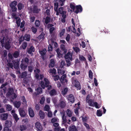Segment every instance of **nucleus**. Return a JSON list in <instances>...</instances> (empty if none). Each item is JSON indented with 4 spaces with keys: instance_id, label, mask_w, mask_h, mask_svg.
<instances>
[{
    "instance_id": "dca6fc26",
    "label": "nucleus",
    "mask_w": 131,
    "mask_h": 131,
    "mask_svg": "<svg viewBox=\"0 0 131 131\" xmlns=\"http://www.w3.org/2000/svg\"><path fill=\"white\" fill-rule=\"evenodd\" d=\"M6 39V38L4 36H2L0 38V42L2 47H3L4 46V41L5 42V41H7Z\"/></svg>"
},
{
    "instance_id": "393cba45",
    "label": "nucleus",
    "mask_w": 131,
    "mask_h": 131,
    "mask_svg": "<svg viewBox=\"0 0 131 131\" xmlns=\"http://www.w3.org/2000/svg\"><path fill=\"white\" fill-rule=\"evenodd\" d=\"M57 53V56L59 58H60L62 57V54L60 53V51L59 48H57L56 50Z\"/></svg>"
},
{
    "instance_id": "a18cd8bd",
    "label": "nucleus",
    "mask_w": 131,
    "mask_h": 131,
    "mask_svg": "<svg viewBox=\"0 0 131 131\" xmlns=\"http://www.w3.org/2000/svg\"><path fill=\"white\" fill-rule=\"evenodd\" d=\"M96 115L98 116H101L102 115V112L100 110H98L97 111Z\"/></svg>"
},
{
    "instance_id": "9b49d317",
    "label": "nucleus",
    "mask_w": 131,
    "mask_h": 131,
    "mask_svg": "<svg viewBox=\"0 0 131 131\" xmlns=\"http://www.w3.org/2000/svg\"><path fill=\"white\" fill-rule=\"evenodd\" d=\"M8 114L7 113H3L0 114V116L2 120H6L7 118Z\"/></svg>"
},
{
    "instance_id": "ddd939ff",
    "label": "nucleus",
    "mask_w": 131,
    "mask_h": 131,
    "mask_svg": "<svg viewBox=\"0 0 131 131\" xmlns=\"http://www.w3.org/2000/svg\"><path fill=\"white\" fill-rule=\"evenodd\" d=\"M66 105V102L65 100L62 101L60 102L59 104V106L61 108H63L65 107Z\"/></svg>"
},
{
    "instance_id": "8fccbe9b",
    "label": "nucleus",
    "mask_w": 131,
    "mask_h": 131,
    "mask_svg": "<svg viewBox=\"0 0 131 131\" xmlns=\"http://www.w3.org/2000/svg\"><path fill=\"white\" fill-rule=\"evenodd\" d=\"M44 34L42 33H41V34L38 36V39L39 40L42 39H43L44 38Z\"/></svg>"
},
{
    "instance_id": "7ed1b4c3",
    "label": "nucleus",
    "mask_w": 131,
    "mask_h": 131,
    "mask_svg": "<svg viewBox=\"0 0 131 131\" xmlns=\"http://www.w3.org/2000/svg\"><path fill=\"white\" fill-rule=\"evenodd\" d=\"M72 84L77 88V90H80L81 87L80 83L76 79L75 77H73L71 79Z\"/></svg>"
},
{
    "instance_id": "aec40b11",
    "label": "nucleus",
    "mask_w": 131,
    "mask_h": 131,
    "mask_svg": "<svg viewBox=\"0 0 131 131\" xmlns=\"http://www.w3.org/2000/svg\"><path fill=\"white\" fill-rule=\"evenodd\" d=\"M40 11V9L38 8L37 6L36 5H34V6L33 9V11L34 13H38Z\"/></svg>"
},
{
    "instance_id": "b1692460",
    "label": "nucleus",
    "mask_w": 131,
    "mask_h": 131,
    "mask_svg": "<svg viewBox=\"0 0 131 131\" xmlns=\"http://www.w3.org/2000/svg\"><path fill=\"white\" fill-rule=\"evenodd\" d=\"M55 62L53 59H51L50 60V62L49 65V67H53L54 66Z\"/></svg>"
},
{
    "instance_id": "603ef678",
    "label": "nucleus",
    "mask_w": 131,
    "mask_h": 131,
    "mask_svg": "<svg viewBox=\"0 0 131 131\" xmlns=\"http://www.w3.org/2000/svg\"><path fill=\"white\" fill-rule=\"evenodd\" d=\"M62 118L63 122V124H64L66 123L67 122V120L66 119V116H62Z\"/></svg>"
},
{
    "instance_id": "c03bdc74",
    "label": "nucleus",
    "mask_w": 131,
    "mask_h": 131,
    "mask_svg": "<svg viewBox=\"0 0 131 131\" xmlns=\"http://www.w3.org/2000/svg\"><path fill=\"white\" fill-rule=\"evenodd\" d=\"M52 77H54V81H56L60 79V77L59 75H53Z\"/></svg>"
},
{
    "instance_id": "4be33fe9",
    "label": "nucleus",
    "mask_w": 131,
    "mask_h": 131,
    "mask_svg": "<svg viewBox=\"0 0 131 131\" xmlns=\"http://www.w3.org/2000/svg\"><path fill=\"white\" fill-rule=\"evenodd\" d=\"M57 92L56 90L54 89H53L50 91L49 92V94L51 96H53L56 95L57 94Z\"/></svg>"
},
{
    "instance_id": "864d4df0",
    "label": "nucleus",
    "mask_w": 131,
    "mask_h": 131,
    "mask_svg": "<svg viewBox=\"0 0 131 131\" xmlns=\"http://www.w3.org/2000/svg\"><path fill=\"white\" fill-rule=\"evenodd\" d=\"M65 32V29H62L61 32L59 33V36L60 37H62L63 35Z\"/></svg>"
},
{
    "instance_id": "338daca9",
    "label": "nucleus",
    "mask_w": 131,
    "mask_h": 131,
    "mask_svg": "<svg viewBox=\"0 0 131 131\" xmlns=\"http://www.w3.org/2000/svg\"><path fill=\"white\" fill-rule=\"evenodd\" d=\"M21 100L23 102L25 103H26L27 101L26 100L25 96H21Z\"/></svg>"
},
{
    "instance_id": "de8ad7c7",
    "label": "nucleus",
    "mask_w": 131,
    "mask_h": 131,
    "mask_svg": "<svg viewBox=\"0 0 131 131\" xmlns=\"http://www.w3.org/2000/svg\"><path fill=\"white\" fill-rule=\"evenodd\" d=\"M27 43L26 42H24L22 45V47L23 49H25L27 46Z\"/></svg>"
},
{
    "instance_id": "412c9836",
    "label": "nucleus",
    "mask_w": 131,
    "mask_h": 131,
    "mask_svg": "<svg viewBox=\"0 0 131 131\" xmlns=\"http://www.w3.org/2000/svg\"><path fill=\"white\" fill-rule=\"evenodd\" d=\"M68 100L72 103H73L74 101V98L73 94H69V96L68 97Z\"/></svg>"
},
{
    "instance_id": "5fc2aeb1",
    "label": "nucleus",
    "mask_w": 131,
    "mask_h": 131,
    "mask_svg": "<svg viewBox=\"0 0 131 131\" xmlns=\"http://www.w3.org/2000/svg\"><path fill=\"white\" fill-rule=\"evenodd\" d=\"M7 66L10 67L12 69H13V67H14V65L13 64L10 62H8L7 64Z\"/></svg>"
},
{
    "instance_id": "2f4dec72",
    "label": "nucleus",
    "mask_w": 131,
    "mask_h": 131,
    "mask_svg": "<svg viewBox=\"0 0 131 131\" xmlns=\"http://www.w3.org/2000/svg\"><path fill=\"white\" fill-rule=\"evenodd\" d=\"M13 116L16 122H17L18 120L19 119V118L18 117L16 113H15L13 114Z\"/></svg>"
},
{
    "instance_id": "2eb2a0df",
    "label": "nucleus",
    "mask_w": 131,
    "mask_h": 131,
    "mask_svg": "<svg viewBox=\"0 0 131 131\" xmlns=\"http://www.w3.org/2000/svg\"><path fill=\"white\" fill-rule=\"evenodd\" d=\"M35 48L32 46H31L29 48H28L27 49V52L29 54H31L32 52L35 51Z\"/></svg>"
},
{
    "instance_id": "4d7b16f0",
    "label": "nucleus",
    "mask_w": 131,
    "mask_h": 131,
    "mask_svg": "<svg viewBox=\"0 0 131 131\" xmlns=\"http://www.w3.org/2000/svg\"><path fill=\"white\" fill-rule=\"evenodd\" d=\"M24 37L23 36H21L19 39V43L20 44L21 42L24 40Z\"/></svg>"
},
{
    "instance_id": "09e8293b",
    "label": "nucleus",
    "mask_w": 131,
    "mask_h": 131,
    "mask_svg": "<svg viewBox=\"0 0 131 131\" xmlns=\"http://www.w3.org/2000/svg\"><path fill=\"white\" fill-rule=\"evenodd\" d=\"M27 73L26 71L23 72L21 75V77L22 78H23L26 77L27 76Z\"/></svg>"
},
{
    "instance_id": "6e6d98bb",
    "label": "nucleus",
    "mask_w": 131,
    "mask_h": 131,
    "mask_svg": "<svg viewBox=\"0 0 131 131\" xmlns=\"http://www.w3.org/2000/svg\"><path fill=\"white\" fill-rule=\"evenodd\" d=\"M20 18L19 17L18 18V19H16V23L18 26H19L20 25Z\"/></svg>"
},
{
    "instance_id": "680f3d73",
    "label": "nucleus",
    "mask_w": 131,
    "mask_h": 131,
    "mask_svg": "<svg viewBox=\"0 0 131 131\" xmlns=\"http://www.w3.org/2000/svg\"><path fill=\"white\" fill-rule=\"evenodd\" d=\"M31 29L32 32L34 33H35L37 31V29L35 27H31Z\"/></svg>"
},
{
    "instance_id": "69168bd1",
    "label": "nucleus",
    "mask_w": 131,
    "mask_h": 131,
    "mask_svg": "<svg viewBox=\"0 0 131 131\" xmlns=\"http://www.w3.org/2000/svg\"><path fill=\"white\" fill-rule=\"evenodd\" d=\"M53 47L50 44H49L48 46V51H51L52 50Z\"/></svg>"
},
{
    "instance_id": "f257e3e1",
    "label": "nucleus",
    "mask_w": 131,
    "mask_h": 131,
    "mask_svg": "<svg viewBox=\"0 0 131 131\" xmlns=\"http://www.w3.org/2000/svg\"><path fill=\"white\" fill-rule=\"evenodd\" d=\"M50 82L46 78H44V81H41L40 83L41 86L43 89H45V87H47V89L49 91L52 88L51 85H49Z\"/></svg>"
},
{
    "instance_id": "7c9ffc66",
    "label": "nucleus",
    "mask_w": 131,
    "mask_h": 131,
    "mask_svg": "<svg viewBox=\"0 0 131 131\" xmlns=\"http://www.w3.org/2000/svg\"><path fill=\"white\" fill-rule=\"evenodd\" d=\"M67 115L69 117H71L72 116V112L69 109H68L66 111Z\"/></svg>"
},
{
    "instance_id": "20e7f679",
    "label": "nucleus",
    "mask_w": 131,
    "mask_h": 131,
    "mask_svg": "<svg viewBox=\"0 0 131 131\" xmlns=\"http://www.w3.org/2000/svg\"><path fill=\"white\" fill-rule=\"evenodd\" d=\"M88 103L90 106H95L96 108H99L101 106L99 104H98L96 102H93V101L92 99H89L88 102Z\"/></svg>"
},
{
    "instance_id": "bf43d9fd",
    "label": "nucleus",
    "mask_w": 131,
    "mask_h": 131,
    "mask_svg": "<svg viewBox=\"0 0 131 131\" xmlns=\"http://www.w3.org/2000/svg\"><path fill=\"white\" fill-rule=\"evenodd\" d=\"M45 99L44 97H42L40 101V103L41 104H44Z\"/></svg>"
},
{
    "instance_id": "f8f14e48",
    "label": "nucleus",
    "mask_w": 131,
    "mask_h": 131,
    "mask_svg": "<svg viewBox=\"0 0 131 131\" xmlns=\"http://www.w3.org/2000/svg\"><path fill=\"white\" fill-rule=\"evenodd\" d=\"M28 113L30 117H33L35 115V114L33 110L31 107H29L28 109Z\"/></svg>"
},
{
    "instance_id": "e2e57ef3",
    "label": "nucleus",
    "mask_w": 131,
    "mask_h": 131,
    "mask_svg": "<svg viewBox=\"0 0 131 131\" xmlns=\"http://www.w3.org/2000/svg\"><path fill=\"white\" fill-rule=\"evenodd\" d=\"M61 64L60 66V67H61V68H62L63 67V66H65L66 64L64 61L63 60L61 61Z\"/></svg>"
},
{
    "instance_id": "a211bd4d",
    "label": "nucleus",
    "mask_w": 131,
    "mask_h": 131,
    "mask_svg": "<svg viewBox=\"0 0 131 131\" xmlns=\"http://www.w3.org/2000/svg\"><path fill=\"white\" fill-rule=\"evenodd\" d=\"M14 106L16 108H18L20 106L21 104V102L20 101H15L13 102Z\"/></svg>"
},
{
    "instance_id": "4468645a",
    "label": "nucleus",
    "mask_w": 131,
    "mask_h": 131,
    "mask_svg": "<svg viewBox=\"0 0 131 131\" xmlns=\"http://www.w3.org/2000/svg\"><path fill=\"white\" fill-rule=\"evenodd\" d=\"M19 111V115L21 117H25L26 113L24 110L23 109L20 108Z\"/></svg>"
},
{
    "instance_id": "5701e85b",
    "label": "nucleus",
    "mask_w": 131,
    "mask_h": 131,
    "mask_svg": "<svg viewBox=\"0 0 131 131\" xmlns=\"http://www.w3.org/2000/svg\"><path fill=\"white\" fill-rule=\"evenodd\" d=\"M60 48L63 51V54H65L67 52V50L65 48V46L64 45L61 44L60 46Z\"/></svg>"
},
{
    "instance_id": "cd10ccee",
    "label": "nucleus",
    "mask_w": 131,
    "mask_h": 131,
    "mask_svg": "<svg viewBox=\"0 0 131 131\" xmlns=\"http://www.w3.org/2000/svg\"><path fill=\"white\" fill-rule=\"evenodd\" d=\"M39 114L40 118L42 119H43L45 117V113L41 110L40 111Z\"/></svg>"
},
{
    "instance_id": "a19ab883",
    "label": "nucleus",
    "mask_w": 131,
    "mask_h": 131,
    "mask_svg": "<svg viewBox=\"0 0 131 131\" xmlns=\"http://www.w3.org/2000/svg\"><path fill=\"white\" fill-rule=\"evenodd\" d=\"M26 128V127L25 125H22L20 126V130L21 131L25 130Z\"/></svg>"
},
{
    "instance_id": "9d476101",
    "label": "nucleus",
    "mask_w": 131,
    "mask_h": 131,
    "mask_svg": "<svg viewBox=\"0 0 131 131\" xmlns=\"http://www.w3.org/2000/svg\"><path fill=\"white\" fill-rule=\"evenodd\" d=\"M10 43V42L9 40L5 41L4 46L5 48L8 50H9L11 47Z\"/></svg>"
},
{
    "instance_id": "0e129e2a",
    "label": "nucleus",
    "mask_w": 131,
    "mask_h": 131,
    "mask_svg": "<svg viewBox=\"0 0 131 131\" xmlns=\"http://www.w3.org/2000/svg\"><path fill=\"white\" fill-rule=\"evenodd\" d=\"M12 17L16 19H17L18 18V17L16 16V14L15 13H13L12 14Z\"/></svg>"
},
{
    "instance_id": "e433bc0d",
    "label": "nucleus",
    "mask_w": 131,
    "mask_h": 131,
    "mask_svg": "<svg viewBox=\"0 0 131 131\" xmlns=\"http://www.w3.org/2000/svg\"><path fill=\"white\" fill-rule=\"evenodd\" d=\"M50 21V18L48 16H47L46 17L45 23L46 24H48Z\"/></svg>"
},
{
    "instance_id": "6e6552de",
    "label": "nucleus",
    "mask_w": 131,
    "mask_h": 131,
    "mask_svg": "<svg viewBox=\"0 0 131 131\" xmlns=\"http://www.w3.org/2000/svg\"><path fill=\"white\" fill-rule=\"evenodd\" d=\"M46 48H44L42 50L39 51V53L41 56V58L43 60H45V56L46 54Z\"/></svg>"
},
{
    "instance_id": "13d9d810",
    "label": "nucleus",
    "mask_w": 131,
    "mask_h": 131,
    "mask_svg": "<svg viewBox=\"0 0 131 131\" xmlns=\"http://www.w3.org/2000/svg\"><path fill=\"white\" fill-rule=\"evenodd\" d=\"M89 78L92 79L93 77V73L91 70H89Z\"/></svg>"
},
{
    "instance_id": "f704fd0d",
    "label": "nucleus",
    "mask_w": 131,
    "mask_h": 131,
    "mask_svg": "<svg viewBox=\"0 0 131 131\" xmlns=\"http://www.w3.org/2000/svg\"><path fill=\"white\" fill-rule=\"evenodd\" d=\"M17 4L16 1H14L11 2L10 4V7L16 6Z\"/></svg>"
},
{
    "instance_id": "473e14b6",
    "label": "nucleus",
    "mask_w": 131,
    "mask_h": 131,
    "mask_svg": "<svg viewBox=\"0 0 131 131\" xmlns=\"http://www.w3.org/2000/svg\"><path fill=\"white\" fill-rule=\"evenodd\" d=\"M5 124L6 127H8V128L12 126V123L9 122L7 120L6 121Z\"/></svg>"
},
{
    "instance_id": "39448f33",
    "label": "nucleus",
    "mask_w": 131,
    "mask_h": 131,
    "mask_svg": "<svg viewBox=\"0 0 131 131\" xmlns=\"http://www.w3.org/2000/svg\"><path fill=\"white\" fill-rule=\"evenodd\" d=\"M56 12V15L58 16L60 14L61 16L66 15V12L64 10L63 7H60L58 8V10Z\"/></svg>"
},
{
    "instance_id": "f3484780",
    "label": "nucleus",
    "mask_w": 131,
    "mask_h": 131,
    "mask_svg": "<svg viewBox=\"0 0 131 131\" xmlns=\"http://www.w3.org/2000/svg\"><path fill=\"white\" fill-rule=\"evenodd\" d=\"M69 131H78L76 126L74 125H72L69 127Z\"/></svg>"
},
{
    "instance_id": "37998d69",
    "label": "nucleus",
    "mask_w": 131,
    "mask_h": 131,
    "mask_svg": "<svg viewBox=\"0 0 131 131\" xmlns=\"http://www.w3.org/2000/svg\"><path fill=\"white\" fill-rule=\"evenodd\" d=\"M68 89L67 88H64L62 92V94L63 95H66L68 91Z\"/></svg>"
},
{
    "instance_id": "774afa93",
    "label": "nucleus",
    "mask_w": 131,
    "mask_h": 131,
    "mask_svg": "<svg viewBox=\"0 0 131 131\" xmlns=\"http://www.w3.org/2000/svg\"><path fill=\"white\" fill-rule=\"evenodd\" d=\"M55 28L54 27H52L50 28L49 29V33L50 34H52L53 31L55 30Z\"/></svg>"
},
{
    "instance_id": "72a5a7b5",
    "label": "nucleus",
    "mask_w": 131,
    "mask_h": 131,
    "mask_svg": "<svg viewBox=\"0 0 131 131\" xmlns=\"http://www.w3.org/2000/svg\"><path fill=\"white\" fill-rule=\"evenodd\" d=\"M19 55V53L17 51H15L13 54V57L15 58H17Z\"/></svg>"
},
{
    "instance_id": "c9c22d12",
    "label": "nucleus",
    "mask_w": 131,
    "mask_h": 131,
    "mask_svg": "<svg viewBox=\"0 0 131 131\" xmlns=\"http://www.w3.org/2000/svg\"><path fill=\"white\" fill-rule=\"evenodd\" d=\"M14 92V90L13 88H10L8 89V93L9 95H12Z\"/></svg>"
},
{
    "instance_id": "052dcab7",
    "label": "nucleus",
    "mask_w": 131,
    "mask_h": 131,
    "mask_svg": "<svg viewBox=\"0 0 131 131\" xmlns=\"http://www.w3.org/2000/svg\"><path fill=\"white\" fill-rule=\"evenodd\" d=\"M40 24V22L39 20H36L35 22V25L36 26L38 27Z\"/></svg>"
},
{
    "instance_id": "0eeeda50",
    "label": "nucleus",
    "mask_w": 131,
    "mask_h": 131,
    "mask_svg": "<svg viewBox=\"0 0 131 131\" xmlns=\"http://www.w3.org/2000/svg\"><path fill=\"white\" fill-rule=\"evenodd\" d=\"M35 127L37 128V131H41L42 129V127L41 124L38 122L35 123Z\"/></svg>"
},
{
    "instance_id": "1a4fd4ad",
    "label": "nucleus",
    "mask_w": 131,
    "mask_h": 131,
    "mask_svg": "<svg viewBox=\"0 0 131 131\" xmlns=\"http://www.w3.org/2000/svg\"><path fill=\"white\" fill-rule=\"evenodd\" d=\"M12 62L13 64L14 68L17 70L19 69V61H16L14 60H12Z\"/></svg>"
},
{
    "instance_id": "58836bf2",
    "label": "nucleus",
    "mask_w": 131,
    "mask_h": 131,
    "mask_svg": "<svg viewBox=\"0 0 131 131\" xmlns=\"http://www.w3.org/2000/svg\"><path fill=\"white\" fill-rule=\"evenodd\" d=\"M49 72L50 73H52V74H55L56 73V70L54 68H53L52 69H50L49 70Z\"/></svg>"
},
{
    "instance_id": "c85d7f7f",
    "label": "nucleus",
    "mask_w": 131,
    "mask_h": 131,
    "mask_svg": "<svg viewBox=\"0 0 131 131\" xmlns=\"http://www.w3.org/2000/svg\"><path fill=\"white\" fill-rule=\"evenodd\" d=\"M24 38L26 40L28 41H29L30 39V35L29 34H26L25 35Z\"/></svg>"
},
{
    "instance_id": "6ab92c4d",
    "label": "nucleus",
    "mask_w": 131,
    "mask_h": 131,
    "mask_svg": "<svg viewBox=\"0 0 131 131\" xmlns=\"http://www.w3.org/2000/svg\"><path fill=\"white\" fill-rule=\"evenodd\" d=\"M29 58L27 57L23 59L21 61L22 63H24L25 64H26L27 65L29 63Z\"/></svg>"
},
{
    "instance_id": "a878e982",
    "label": "nucleus",
    "mask_w": 131,
    "mask_h": 131,
    "mask_svg": "<svg viewBox=\"0 0 131 131\" xmlns=\"http://www.w3.org/2000/svg\"><path fill=\"white\" fill-rule=\"evenodd\" d=\"M35 90L37 92V95H39L42 92V89L40 87H38L37 89H35Z\"/></svg>"
},
{
    "instance_id": "3c124183",
    "label": "nucleus",
    "mask_w": 131,
    "mask_h": 131,
    "mask_svg": "<svg viewBox=\"0 0 131 131\" xmlns=\"http://www.w3.org/2000/svg\"><path fill=\"white\" fill-rule=\"evenodd\" d=\"M79 58L80 60L81 61H85L86 60V58L82 55H79Z\"/></svg>"
},
{
    "instance_id": "ea45409f",
    "label": "nucleus",
    "mask_w": 131,
    "mask_h": 131,
    "mask_svg": "<svg viewBox=\"0 0 131 131\" xmlns=\"http://www.w3.org/2000/svg\"><path fill=\"white\" fill-rule=\"evenodd\" d=\"M6 109L8 111H10L12 109V106L9 104H6Z\"/></svg>"
},
{
    "instance_id": "49530a36",
    "label": "nucleus",
    "mask_w": 131,
    "mask_h": 131,
    "mask_svg": "<svg viewBox=\"0 0 131 131\" xmlns=\"http://www.w3.org/2000/svg\"><path fill=\"white\" fill-rule=\"evenodd\" d=\"M54 10L56 12H57L58 10V3L56 2L54 3Z\"/></svg>"
},
{
    "instance_id": "f03ea898",
    "label": "nucleus",
    "mask_w": 131,
    "mask_h": 131,
    "mask_svg": "<svg viewBox=\"0 0 131 131\" xmlns=\"http://www.w3.org/2000/svg\"><path fill=\"white\" fill-rule=\"evenodd\" d=\"M72 53L68 52L64 56V58L66 59L67 66L68 67L70 66L71 65L70 60H72Z\"/></svg>"
},
{
    "instance_id": "c756f323",
    "label": "nucleus",
    "mask_w": 131,
    "mask_h": 131,
    "mask_svg": "<svg viewBox=\"0 0 131 131\" xmlns=\"http://www.w3.org/2000/svg\"><path fill=\"white\" fill-rule=\"evenodd\" d=\"M27 67V65L25 64L24 63H22L20 65L21 69L23 70H25Z\"/></svg>"
},
{
    "instance_id": "423d86ee",
    "label": "nucleus",
    "mask_w": 131,
    "mask_h": 131,
    "mask_svg": "<svg viewBox=\"0 0 131 131\" xmlns=\"http://www.w3.org/2000/svg\"><path fill=\"white\" fill-rule=\"evenodd\" d=\"M76 10L74 12L77 14L81 12L83 10L82 8L81 5H77L75 6Z\"/></svg>"
},
{
    "instance_id": "79ce46f5",
    "label": "nucleus",
    "mask_w": 131,
    "mask_h": 131,
    "mask_svg": "<svg viewBox=\"0 0 131 131\" xmlns=\"http://www.w3.org/2000/svg\"><path fill=\"white\" fill-rule=\"evenodd\" d=\"M66 77V75L64 74L62 75L61 77V78L60 79V81L61 82V83H62L63 82V81L64 80Z\"/></svg>"
},
{
    "instance_id": "bb28decb",
    "label": "nucleus",
    "mask_w": 131,
    "mask_h": 131,
    "mask_svg": "<svg viewBox=\"0 0 131 131\" xmlns=\"http://www.w3.org/2000/svg\"><path fill=\"white\" fill-rule=\"evenodd\" d=\"M17 6L18 10H20L24 8V4L20 2L18 4Z\"/></svg>"
},
{
    "instance_id": "4c0bfd02",
    "label": "nucleus",
    "mask_w": 131,
    "mask_h": 131,
    "mask_svg": "<svg viewBox=\"0 0 131 131\" xmlns=\"http://www.w3.org/2000/svg\"><path fill=\"white\" fill-rule=\"evenodd\" d=\"M58 72L59 75H62L64 74L65 73V71L63 70L59 69L58 70Z\"/></svg>"
}]
</instances>
